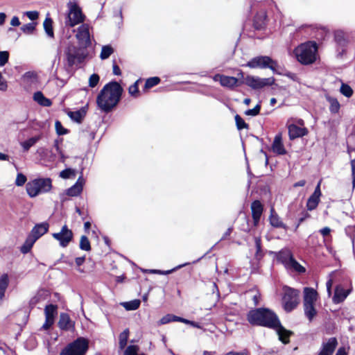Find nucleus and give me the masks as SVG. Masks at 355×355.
Segmentation results:
<instances>
[{
  "label": "nucleus",
  "mask_w": 355,
  "mask_h": 355,
  "mask_svg": "<svg viewBox=\"0 0 355 355\" xmlns=\"http://www.w3.org/2000/svg\"><path fill=\"white\" fill-rule=\"evenodd\" d=\"M88 348V340L80 337L63 348L60 355H86Z\"/></svg>",
  "instance_id": "nucleus-6"
},
{
  "label": "nucleus",
  "mask_w": 355,
  "mask_h": 355,
  "mask_svg": "<svg viewBox=\"0 0 355 355\" xmlns=\"http://www.w3.org/2000/svg\"><path fill=\"white\" fill-rule=\"evenodd\" d=\"M53 322H54V319L49 318H46L45 322L42 325V328L43 329H44V330H47V329H49L52 326Z\"/></svg>",
  "instance_id": "nucleus-55"
},
{
  "label": "nucleus",
  "mask_w": 355,
  "mask_h": 355,
  "mask_svg": "<svg viewBox=\"0 0 355 355\" xmlns=\"http://www.w3.org/2000/svg\"><path fill=\"white\" fill-rule=\"evenodd\" d=\"M67 14L64 21L66 26L74 27L84 21L85 16L76 2L69 1L67 3Z\"/></svg>",
  "instance_id": "nucleus-5"
},
{
  "label": "nucleus",
  "mask_w": 355,
  "mask_h": 355,
  "mask_svg": "<svg viewBox=\"0 0 355 355\" xmlns=\"http://www.w3.org/2000/svg\"><path fill=\"white\" fill-rule=\"evenodd\" d=\"M252 218L254 224L257 225L259 221L263 211V207L259 200L254 201L251 205Z\"/></svg>",
  "instance_id": "nucleus-20"
},
{
  "label": "nucleus",
  "mask_w": 355,
  "mask_h": 355,
  "mask_svg": "<svg viewBox=\"0 0 355 355\" xmlns=\"http://www.w3.org/2000/svg\"><path fill=\"white\" fill-rule=\"evenodd\" d=\"M159 82H160V79L158 77H153V78H148L145 83V88H146V89L151 88V87L157 85V84H159Z\"/></svg>",
  "instance_id": "nucleus-46"
},
{
  "label": "nucleus",
  "mask_w": 355,
  "mask_h": 355,
  "mask_svg": "<svg viewBox=\"0 0 355 355\" xmlns=\"http://www.w3.org/2000/svg\"><path fill=\"white\" fill-rule=\"evenodd\" d=\"M337 345H338V342H337L336 338H330L327 340V342H324L322 343V349L332 355Z\"/></svg>",
  "instance_id": "nucleus-24"
},
{
  "label": "nucleus",
  "mask_w": 355,
  "mask_h": 355,
  "mask_svg": "<svg viewBox=\"0 0 355 355\" xmlns=\"http://www.w3.org/2000/svg\"><path fill=\"white\" fill-rule=\"evenodd\" d=\"M99 81V76L98 74L94 73L90 76L89 78V85L91 87H94L96 86Z\"/></svg>",
  "instance_id": "nucleus-54"
},
{
  "label": "nucleus",
  "mask_w": 355,
  "mask_h": 355,
  "mask_svg": "<svg viewBox=\"0 0 355 355\" xmlns=\"http://www.w3.org/2000/svg\"><path fill=\"white\" fill-rule=\"evenodd\" d=\"M272 150L273 153L277 155H285L286 153V150L284 148L282 134H277L272 144Z\"/></svg>",
  "instance_id": "nucleus-17"
},
{
  "label": "nucleus",
  "mask_w": 355,
  "mask_h": 355,
  "mask_svg": "<svg viewBox=\"0 0 355 355\" xmlns=\"http://www.w3.org/2000/svg\"><path fill=\"white\" fill-rule=\"evenodd\" d=\"M328 101L330 103L329 110L331 113H338L340 110V103L337 99L334 98H329Z\"/></svg>",
  "instance_id": "nucleus-40"
},
{
  "label": "nucleus",
  "mask_w": 355,
  "mask_h": 355,
  "mask_svg": "<svg viewBox=\"0 0 355 355\" xmlns=\"http://www.w3.org/2000/svg\"><path fill=\"white\" fill-rule=\"evenodd\" d=\"M349 290H345L341 286H337L335 289L333 301L336 304H339L345 300L349 294Z\"/></svg>",
  "instance_id": "nucleus-22"
},
{
  "label": "nucleus",
  "mask_w": 355,
  "mask_h": 355,
  "mask_svg": "<svg viewBox=\"0 0 355 355\" xmlns=\"http://www.w3.org/2000/svg\"><path fill=\"white\" fill-rule=\"evenodd\" d=\"M318 46L314 42H307L301 44L294 50V54L302 64H310L316 60Z\"/></svg>",
  "instance_id": "nucleus-3"
},
{
  "label": "nucleus",
  "mask_w": 355,
  "mask_h": 355,
  "mask_svg": "<svg viewBox=\"0 0 355 355\" xmlns=\"http://www.w3.org/2000/svg\"><path fill=\"white\" fill-rule=\"evenodd\" d=\"M114 53V49L110 45L103 46L100 58L101 60L107 59Z\"/></svg>",
  "instance_id": "nucleus-36"
},
{
  "label": "nucleus",
  "mask_w": 355,
  "mask_h": 355,
  "mask_svg": "<svg viewBox=\"0 0 355 355\" xmlns=\"http://www.w3.org/2000/svg\"><path fill=\"white\" fill-rule=\"evenodd\" d=\"M76 171L72 168H66L62 171L60 173V177L63 179H68L71 178H75Z\"/></svg>",
  "instance_id": "nucleus-45"
},
{
  "label": "nucleus",
  "mask_w": 355,
  "mask_h": 355,
  "mask_svg": "<svg viewBox=\"0 0 355 355\" xmlns=\"http://www.w3.org/2000/svg\"><path fill=\"white\" fill-rule=\"evenodd\" d=\"M286 268L288 270H292L300 273L305 272V268L301 266L294 258L292 259L291 262L286 266Z\"/></svg>",
  "instance_id": "nucleus-34"
},
{
  "label": "nucleus",
  "mask_w": 355,
  "mask_h": 355,
  "mask_svg": "<svg viewBox=\"0 0 355 355\" xmlns=\"http://www.w3.org/2000/svg\"><path fill=\"white\" fill-rule=\"evenodd\" d=\"M331 229L328 227H323L322 229L320 230V234L326 237L329 236L331 233Z\"/></svg>",
  "instance_id": "nucleus-59"
},
{
  "label": "nucleus",
  "mask_w": 355,
  "mask_h": 355,
  "mask_svg": "<svg viewBox=\"0 0 355 355\" xmlns=\"http://www.w3.org/2000/svg\"><path fill=\"white\" fill-rule=\"evenodd\" d=\"M80 248L85 251H89L91 250L90 242L86 236H82L80 237Z\"/></svg>",
  "instance_id": "nucleus-42"
},
{
  "label": "nucleus",
  "mask_w": 355,
  "mask_h": 355,
  "mask_svg": "<svg viewBox=\"0 0 355 355\" xmlns=\"http://www.w3.org/2000/svg\"><path fill=\"white\" fill-rule=\"evenodd\" d=\"M315 304H304V314L309 321H311L317 314Z\"/></svg>",
  "instance_id": "nucleus-33"
},
{
  "label": "nucleus",
  "mask_w": 355,
  "mask_h": 355,
  "mask_svg": "<svg viewBox=\"0 0 355 355\" xmlns=\"http://www.w3.org/2000/svg\"><path fill=\"white\" fill-rule=\"evenodd\" d=\"M26 182V177L22 173H18L15 180V184L18 187H21Z\"/></svg>",
  "instance_id": "nucleus-52"
},
{
  "label": "nucleus",
  "mask_w": 355,
  "mask_h": 355,
  "mask_svg": "<svg viewBox=\"0 0 355 355\" xmlns=\"http://www.w3.org/2000/svg\"><path fill=\"white\" fill-rule=\"evenodd\" d=\"M178 316L173 314H167L163 316L158 322L159 325L166 324L171 322H177Z\"/></svg>",
  "instance_id": "nucleus-41"
},
{
  "label": "nucleus",
  "mask_w": 355,
  "mask_h": 355,
  "mask_svg": "<svg viewBox=\"0 0 355 355\" xmlns=\"http://www.w3.org/2000/svg\"><path fill=\"white\" fill-rule=\"evenodd\" d=\"M52 236L59 242L60 247L67 248L73 240V234L67 225H64L59 232L53 233Z\"/></svg>",
  "instance_id": "nucleus-11"
},
{
  "label": "nucleus",
  "mask_w": 355,
  "mask_h": 355,
  "mask_svg": "<svg viewBox=\"0 0 355 355\" xmlns=\"http://www.w3.org/2000/svg\"><path fill=\"white\" fill-rule=\"evenodd\" d=\"M35 23H28L26 24L23 25L21 27V30L23 31L24 33L27 35L32 34L34 31L35 30Z\"/></svg>",
  "instance_id": "nucleus-44"
},
{
  "label": "nucleus",
  "mask_w": 355,
  "mask_h": 355,
  "mask_svg": "<svg viewBox=\"0 0 355 355\" xmlns=\"http://www.w3.org/2000/svg\"><path fill=\"white\" fill-rule=\"evenodd\" d=\"M243 83L252 89H260L266 86H271L275 83L273 77L260 78L254 76H247Z\"/></svg>",
  "instance_id": "nucleus-10"
},
{
  "label": "nucleus",
  "mask_w": 355,
  "mask_h": 355,
  "mask_svg": "<svg viewBox=\"0 0 355 355\" xmlns=\"http://www.w3.org/2000/svg\"><path fill=\"white\" fill-rule=\"evenodd\" d=\"M277 62L269 56H257L251 59L246 64V67L252 69L260 68L271 69L273 72L277 71Z\"/></svg>",
  "instance_id": "nucleus-9"
},
{
  "label": "nucleus",
  "mask_w": 355,
  "mask_h": 355,
  "mask_svg": "<svg viewBox=\"0 0 355 355\" xmlns=\"http://www.w3.org/2000/svg\"><path fill=\"white\" fill-rule=\"evenodd\" d=\"M288 135L291 140L302 137L308 134V130L304 127H299L295 124H291L288 126Z\"/></svg>",
  "instance_id": "nucleus-15"
},
{
  "label": "nucleus",
  "mask_w": 355,
  "mask_h": 355,
  "mask_svg": "<svg viewBox=\"0 0 355 355\" xmlns=\"http://www.w3.org/2000/svg\"><path fill=\"white\" fill-rule=\"evenodd\" d=\"M123 91V88L117 82L112 81L106 84L96 98L99 109L106 113L110 112L119 102Z\"/></svg>",
  "instance_id": "nucleus-1"
},
{
  "label": "nucleus",
  "mask_w": 355,
  "mask_h": 355,
  "mask_svg": "<svg viewBox=\"0 0 355 355\" xmlns=\"http://www.w3.org/2000/svg\"><path fill=\"white\" fill-rule=\"evenodd\" d=\"M84 182L82 176L79 177L76 184L67 190V194L69 196H78L83 191Z\"/></svg>",
  "instance_id": "nucleus-21"
},
{
  "label": "nucleus",
  "mask_w": 355,
  "mask_h": 355,
  "mask_svg": "<svg viewBox=\"0 0 355 355\" xmlns=\"http://www.w3.org/2000/svg\"><path fill=\"white\" fill-rule=\"evenodd\" d=\"M85 51L73 44H69L64 50V56L68 67L81 63L85 58Z\"/></svg>",
  "instance_id": "nucleus-7"
},
{
  "label": "nucleus",
  "mask_w": 355,
  "mask_h": 355,
  "mask_svg": "<svg viewBox=\"0 0 355 355\" xmlns=\"http://www.w3.org/2000/svg\"><path fill=\"white\" fill-rule=\"evenodd\" d=\"M45 317L54 319L57 313V306L53 304L47 305L44 309Z\"/></svg>",
  "instance_id": "nucleus-39"
},
{
  "label": "nucleus",
  "mask_w": 355,
  "mask_h": 355,
  "mask_svg": "<svg viewBox=\"0 0 355 355\" xmlns=\"http://www.w3.org/2000/svg\"><path fill=\"white\" fill-rule=\"evenodd\" d=\"M20 21L19 18L17 16H14L10 21V24L12 26H19L20 25Z\"/></svg>",
  "instance_id": "nucleus-61"
},
{
  "label": "nucleus",
  "mask_w": 355,
  "mask_h": 355,
  "mask_svg": "<svg viewBox=\"0 0 355 355\" xmlns=\"http://www.w3.org/2000/svg\"><path fill=\"white\" fill-rule=\"evenodd\" d=\"M129 337V329H125L123 332H121L119 335V348L123 349L125 347L128 342V339Z\"/></svg>",
  "instance_id": "nucleus-35"
},
{
  "label": "nucleus",
  "mask_w": 355,
  "mask_h": 355,
  "mask_svg": "<svg viewBox=\"0 0 355 355\" xmlns=\"http://www.w3.org/2000/svg\"><path fill=\"white\" fill-rule=\"evenodd\" d=\"M35 241H36L35 239H34L31 236L28 235V237L26 238L24 243L21 247V249H20L21 252L23 254L28 253L31 250V248H32L33 245H34V243H35Z\"/></svg>",
  "instance_id": "nucleus-32"
},
{
  "label": "nucleus",
  "mask_w": 355,
  "mask_h": 355,
  "mask_svg": "<svg viewBox=\"0 0 355 355\" xmlns=\"http://www.w3.org/2000/svg\"><path fill=\"white\" fill-rule=\"evenodd\" d=\"M254 241H255V245H256V248H257V252H256L255 257H256L257 259H259L261 257H262V256H263V254L261 252V239L259 237H255Z\"/></svg>",
  "instance_id": "nucleus-48"
},
{
  "label": "nucleus",
  "mask_w": 355,
  "mask_h": 355,
  "mask_svg": "<svg viewBox=\"0 0 355 355\" xmlns=\"http://www.w3.org/2000/svg\"><path fill=\"white\" fill-rule=\"evenodd\" d=\"M41 136L37 135L28 139L26 141L20 142V146H21L24 152H28L29 149L33 146L39 140H40Z\"/></svg>",
  "instance_id": "nucleus-26"
},
{
  "label": "nucleus",
  "mask_w": 355,
  "mask_h": 355,
  "mask_svg": "<svg viewBox=\"0 0 355 355\" xmlns=\"http://www.w3.org/2000/svg\"><path fill=\"white\" fill-rule=\"evenodd\" d=\"M261 109L260 104H257L253 109L248 110L245 112V114L248 116H257L259 114Z\"/></svg>",
  "instance_id": "nucleus-53"
},
{
  "label": "nucleus",
  "mask_w": 355,
  "mask_h": 355,
  "mask_svg": "<svg viewBox=\"0 0 355 355\" xmlns=\"http://www.w3.org/2000/svg\"><path fill=\"white\" fill-rule=\"evenodd\" d=\"M293 258L292 253L287 250L281 251L277 256L278 261L282 262L285 267L291 262Z\"/></svg>",
  "instance_id": "nucleus-28"
},
{
  "label": "nucleus",
  "mask_w": 355,
  "mask_h": 355,
  "mask_svg": "<svg viewBox=\"0 0 355 355\" xmlns=\"http://www.w3.org/2000/svg\"><path fill=\"white\" fill-rule=\"evenodd\" d=\"M300 291L288 286H284L282 304L286 311H291L299 304Z\"/></svg>",
  "instance_id": "nucleus-8"
},
{
  "label": "nucleus",
  "mask_w": 355,
  "mask_h": 355,
  "mask_svg": "<svg viewBox=\"0 0 355 355\" xmlns=\"http://www.w3.org/2000/svg\"><path fill=\"white\" fill-rule=\"evenodd\" d=\"M352 187H355V159L351 161Z\"/></svg>",
  "instance_id": "nucleus-57"
},
{
  "label": "nucleus",
  "mask_w": 355,
  "mask_h": 355,
  "mask_svg": "<svg viewBox=\"0 0 355 355\" xmlns=\"http://www.w3.org/2000/svg\"><path fill=\"white\" fill-rule=\"evenodd\" d=\"M340 93L346 97H351L353 94V90L351 87L347 84L343 83L340 89Z\"/></svg>",
  "instance_id": "nucleus-43"
},
{
  "label": "nucleus",
  "mask_w": 355,
  "mask_h": 355,
  "mask_svg": "<svg viewBox=\"0 0 355 355\" xmlns=\"http://www.w3.org/2000/svg\"><path fill=\"white\" fill-rule=\"evenodd\" d=\"M52 187L50 178H37L28 182L26 185L28 195L31 198L49 192Z\"/></svg>",
  "instance_id": "nucleus-4"
},
{
  "label": "nucleus",
  "mask_w": 355,
  "mask_h": 355,
  "mask_svg": "<svg viewBox=\"0 0 355 355\" xmlns=\"http://www.w3.org/2000/svg\"><path fill=\"white\" fill-rule=\"evenodd\" d=\"M187 265V263H184V264H182V265H179L176 267H175L174 268L171 269V270H162V272H161V275H168V274H171L173 272L177 270L178 269H180L182 267L184 266Z\"/></svg>",
  "instance_id": "nucleus-58"
},
{
  "label": "nucleus",
  "mask_w": 355,
  "mask_h": 355,
  "mask_svg": "<svg viewBox=\"0 0 355 355\" xmlns=\"http://www.w3.org/2000/svg\"><path fill=\"white\" fill-rule=\"evenodd\" d=\"M269 220L272 226L275 227L286 228L285 225L282 223L278 215L274 212L273 209L271 210V214Z\"/></svg>",
  "instance_id": "nucleus-31"
},
{
  "label": "nucleus",
  "mask_w": 355,
  "mask_h": 355,
  "mask_svg": "<svg viewBox=\"0 0 355 355\" xmlns=\"http://www.w3.org/2000/svg\"><path fill=\"white\" fill-rule=\"evenodd\" d=\"M33 99L40 105L45 107H49L51 105V100L46 98L41 92H35L33 94Z\"/></svg>",
  "instance_id": "nucleus-27"
},
{
  "label": "nucleus",
  "mask_w": 355,
  "mask_h": 355,
  "mask_svg": "<svg viewBox=\"0 0 355 355\" xmlns=\"http://www.w3.org/2000/svg\"><path fill=\"white\" fill-rule=\"evenodd\" d=\"M9 284V278L7 274H3L0 277V300H1Z\"/></svg>",
  "instance_id": "nucleus-30"
},
{
  "label": "nucleus",
  "mask_w": 355,
  "mask_h": 355,
  "mask_svg": "<svg viewBox=\"0 0 355 355\" xmlns=\"http://www.w3.org/2000/svg\"><path fill=\"white\" fill-rule=\"evenodd\" d=\"M275 328H277V332L279 336V339L283 343H288L289 342V337L291 334V332L284 329L283 327L280 325V323L275 327Z\"/></svg>",
  "instance_id": "nucleus-25"
},
{
  "label": "nucleus",
  "mask_w": 355,
  "mask_h": 355,
  "mask_svg": "<svg viewBox=\"0 0 355 355\" xmlns=\"http://www.w3.org/2000/svg\"><path fill=\"white\" fill-rule=\"evenodd\" d=\"M320 182H319L317 187H315L313 193L309 198L307 200L306 207L308 210L312 211L317 207L320 202Z\"/></svg>",
  "instance_id": "nucleus-14"
},
{
  "label": "nucleus",
  "mask_w": 355,
  "mask_h": 355,
  "mask_svg": "<svg viewBox=\"0 0 355 355\" xmlns=\"http://www.w3.org/2000/svg\"><path fill=\"white\" fill-rule=\"evenodd\" d=\"M55 127L56 130V132L59 135H63L68 132L67 130L63 128L61 122L59 121H56L55 123Z\"/></svg>",
  "instance_id": "nucleus-50"
},
{
  "label": "nucleus",
  "mask_w": 355,
  "mask_h": 355,
  "mask_svg": "<svg viewBox=\"0 0 355 355\" xmlns=\"http://www.w3.org/2000/svg\"><path fill=\"white\" fill-rule=\"evenodd\" d=\"M177 322H182V323L191 325V321L187 319H185V318H183L178 316Z\"/></svg>",
  "instance_id": "nucleus-63"
},
{
  "label": "nucleus",
  "mask_w": 355,
  "mask_h": 355,
  "mask_svg": "<svg viewBox=\"0 0 355 355\" xmlns=\"http://www.w3.org/2000/svg\"><path fill=\"white\" fill-rule=\"evenodd\" d=\"M318 298V293L312 288L306 287L304 289V304H315Z\"/></svg>",
  "instance_id": "nucleus-19"
},
{
  "label": "nucleus",
  "mask_w": 355,
  "mask_h": 355,
  "mask_svg": "<svg viewBox=\"0 0 355 355\" xmlns=\"http://www.w3.org/2000/svg\"><path fill=\"white\" fill-rule=\"evenodd\" d=\"M214 81L219 82L223 87L232 88L238 85V78L221 74H216L213 77Z\"/></svg>",
  "instance_id": "nucleus-13"
},
{
  "label": "nucleus",
  "mask_w": 355,
  "mask_h": 355,
  "mask_svg": "<svg viewBox=\"0 0 355 355\" xmlns=\"http://www.w3.org/2000/svg\"><path fill=\"white\" fill-rule=\"evenodd\" d=\"M9 53L8 51H0V67L4 66L8 61Z\"/></svg>",
  "instance_id": "nucleus-51"
},
{
  "label": "nucleus",
  "mask_w": 355,
  "mask_h": 355,
  "mask_svg": "<svg viewBox=\"0 0 355 355\" xmlns=\"http://www.w3.org/2000/svg\"><path fill=\"white\" fill-rule=\"evenodd\" d=\"M336 355H347L344 347H340L338 349Z\"/></svg>",
  "instance_id": "nucleus-64"
},
{
  "label": "nucleus",
  "mask_w": 355,
  "mask_h": 355,
  "mask_svg": "<svg viewBox=\"0 0 355 355\" xmlns=\"http://www.w3.org/2000/svg\"><path fill=\"white\" fill-rule=\"evenodd\" d=\"M112 70H113V73L114 75L120 76L121 74V71L119 67L115 62L113 63Z\"/></svg>",
  "instance_id": "nucleus-60"
},
{
  "label": "nucleus",
  "mask_w": 355,
  "mask_h": 355,
  "mask_svg": "<svg viewBox=\"0 0 355 355\" xmlns=\"http://www.w3.org/2000/svg\"><path fill=\"white\" fill-rule=\"evenodd\" d=\"M138 83L139 80H137L133 85H130L128 88V92L132 96L137 97L138 96Z\"/></svg>",
  "instance_id": "nucleus-49"
},
{
  "label": "nucleus",
  "mask_w": 355,
  "mask_h": 355,
  "mask_svg": "<svg viewBox=\"0 0 355 355\" xmlns=\"http://www.w3.org/2000/svg\"><path fill=\"white\" fill-rule=\"evenodd\" d=\"M123 306L128 311H134L137 309L140 306V301L135 300L130 302L122 303Z\"/></svg>",
  "instance_id": "nucleus-38"
},
{
  "label": "nucleus",
  "mask_w": 355,
  "mask_h": 355,
  "mask_svg": "<svg viewBox=\"0 0 355 355\" xmlns=\"http://www.w3.org/2000/svg\"><path fill=\"white\" fill-rule=\"evenodd\" d=\"M85 257H77L76 259V263L78 266H80L83 265V263L85 262Z\"/></svg>",
  "instance_id": "nucleus-62"
},
{
  "label": "nucleus",
  "mask_w": 355,
  "mask_h": 355,
  "mask_svg": "<svg viewBox=\"0 0 355 355\" xmlns=\"http://www.w3.org/2000/svg\"><path fill=\"white\" fill-rule=\"evenodd\" d=\"M247 320L252 325L269 328H275L279 323L276 314L266 308H259L250 311L247 315Z\"/></svg>",
  "instance_id": "nucleus-2"
},
{
  "label": "nucleus",
  "mask_w": 355,
  "mask_h": 355,
  "mask_svg": "<svg viewBox=\"0 0 355 355\" xmlns=\"http://www.w3.org/2000/svg\"><path fill=\"white\" fill-rule=\"evenodd\" d=\"M334 39L337 44L342 47L346 46L347 43L345 33L341 30H337L334 32Z\"/></svg>",
  "instance_id": "nucleus-29"
},
{
  "label": "nucleus",
  "mask_w": 355,
  "mask_h": 355,
  "mask_svg": "<svg viewBox=\"0 0 355 355\" xmlns=\"http://www.w3.org/2000/svg\"><path fill=\"white\" fill-rule=\"evenodd\" d=\"M52 24H53V21L50 18H46L43 23V26H44V28L45 30V32L47 34V35L49 36L50 37H54Z\"/></svg>",
  "instance_id": "nucleus-37"
},
{
  "label": "nucleus",
  "mask_w": 355,
  "mask_h": 355,
  "mask_svg": "<svg viewBox=\"0 0 355 355\" xmlns=\"http://www.w3.org/2000/svg\"><path fill=\"white\" fill-rule=\"evenodd\" d=\"M25 15L31 19L35 20L38 18L39 13L37 11H27Z\"/></svg>",
  "instance_id": "nucleus-56"
},
{
  "label": "nucleus",
  "mask_w": 355,
  "mask_h": 355,
  "mask_svg": "<svg viewBox=\"0 0 355 355\" xmlns=\"http://www.w3.org/2000/svg\"><path fill=\"white\" fill-rule=\"evenodd\" d=\"M77 40L80 44L85 46L91 44L89 26L87 24H83L78 28L77 33L76 35Z\"/></svg>",
  "instance_id": "nucleus-12"
},
{
  "label": "nucleus",
  "mask_w": 355,
  "mask_h": 355,
  "mask_svg": "<svg viewBox=\"0 0 355 355\" xmlns=\"http://www.w3.org/2000/svg\"><path fill=\"white\" fill-rule=\"evenodd\" d=\"M49 224L47 223H42L37 224L31 230L29 234L37 241L39 238L46 234L49 230Z\"/></svg>",
  "instance_id": "nucleus-18"
},
{
  "label": "nucleus",
  "mask_w": 355,
  "mask_h": 355,
  "mask_svg": "<svg viewBox=\"0 0 355 355\" xmlns=\"http://www.w3.org/2000/svg\"><path fill=\"white\" fill-rule=\"evenodd\" d=\"M235 121H236V127L239 130H242L243 128H248V125L244 121V120L239 114H236L235 116Z\"/></svg>",
  "instance_id": "nucleus-47"
},
{
  "label": "nucleus",
  "mask_w": 355,
  "mask_h": 355,
  "mask_svg": "<svg viewBox=\"0 0 355 355\" xmlns=\"http://www.w3.org/2000/svg\"><path fill=\"white\" fill-rule=\"evenodd\" d=\"M87 110L85 107L76 111H70L68 112V116L71 120L77 123H80L86 114Z\"/></svg>",
  "instance_id": "nucleus-23"
},
{
  "label": "nucleus",
  "mask_w": 355,
  "mask_h": 355,
  "mask_svg": "<svg viewBox=\"0 0 355 355\" xmlns=\"http://www.w3.org/2000/svg\"><path fill=\"white\" fill-rule=\"evenodd\" d=\"M58 324L60 329L64 331H71L74 328V322L72 321L69 315L65 313H60Z\"/></svg>",
  "instance_id": "nucleus-16"
}]
</instances>
